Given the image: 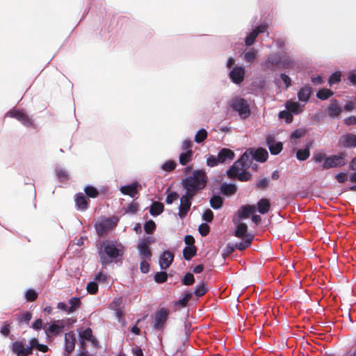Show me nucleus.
Wrapping results in <instances>:
<instances>
[{
	"label": "nucleus",
	"mask_w": 356,
	"mask_h": 356,
	"mask_svg": "<svg viewBox=\"0 0 356 356\" xmlns=\"http://www.w3.org/2000/svg\"><path fill=\"white\" fill-rule=\"evenodd\" d=\"M207 177L203 170H195L191 175L186 177L181 181V186L188 192L194 195L202 190L207 185Z\"/></svg>",
	"instance_id": "1"
},
{
	"label": "nucleus",
	"mask_w": 356,
	"mask_h": 356,
	"mask_svg": "<svg viewBox=\"0 0 356 356\" xmlns=\"http://www.w3.org/2000/svg\"><path fill=\"white\" fill-rule=\"evenodd\" d=\"M104 252H100L101 262L103 265H107L112 260L121 258L123 254V246L116 241H107L104 245Z\"/></svg>",
	"instance_id": "2"
},
{
	"label": "nucleus",
	"mask_w": 356,
	"mask_h": 356,
	"mask_svg": "<svg viewBox=\"0 0 356 356\" xmlns=\"http://www.w3.org/2000/svg\"><path fill=\"white\" fill-rule=\"evenodd\" d=\"M228 106L238 116L245 120L250 115V105L246 99L239 96H234L228 102Z\"/></svg>",
	"instance_id": "3"
},
{
	"label": "nucleus",
	"mask_w": 356,
	"mask_h": 356,
	"mask_svg": "<svg viewBox=\"0 0 356 356\" xmlns=\"http://www.w3.org/2000/svg\"><path fill=\"white\" fill-rule=\"evenodd\" d=\"M254 161V156L252 154V149H250L245 151L241 158L236 161L233 165L229 168V173L232 175H236L238 172V168H241V166L243 168H248L252 165Z\"/></svg>",
	"instance_id": "4"
},
{
	"label": "nucleus",
	"mask_w": 356,
	"mask_h": 356,
	"mask_svg": "<svg viewBox=\"0 0 356 356\" xmlns=\"http://www.w3.org/2000/svg\"><path fill=\"white\" fill-rule=\"evenodd\" d=\"M5 117L15 118L19 121L26 127H33V121L32 118L24 111L13 109L9 111L5 115Z\"/></svg>",
	"instance_id": "5"
},
{
	"label": "nucleus",
	"mask_w": 356,
	"mask_h": 356,
	"mask_svg": "<svg viewBox=\"0 0 356 356\" xmlns=\"http://www.w3.org/2000/svg\"><path fill=\"white\" fill-rule=\"evenodd\" d=\"M262 71L274 72L277 68L279 69L278 54H271L264 58L260 64Z\"/></svg>",
	"instance_id": "6"
},
{
	"label": "nucleus",
	"mask_w": 356,
	"mask_h": 356,
	"mask_svg": "<svg viewBox=\"0 0 356 356\" xmlns=\"http://www.w3.org/2000/svg\"><path fill=\"white\" fill-rule=\"evenodd\" d=\"M169 315V310L161 307L157 309L154 314V321L153 327L157 330H162Z\"/></svg>",
	"instance_id": "7"
},
{
	"label": "nucleus",
	"mask_w": 356,
	"mask_h": 356,
	"mask_svg": "<svg viewBox=\"0 0 356 356\" xmlns=\"http://www.w3.org/2000/svg\"><path fill=\"white\" fill-rule=\"evenodd\" d=\"M346 164L343 154L327 156L322 164L323 169H330L337 167H342Z\"/></svg>",
	"instance_id": "8"
},
{
	"label": "nucleus",
	"mask_w": 356,
	"mask_h": 356,
	"mask_svg": "<svg viewBox=\"0 0 356 356\" xmlns=\"http://www.w3.org/2000/svg\"><path fill=\"white\" fill-rule=\"evenodd\" d=\"M228 76L233 83L240 85L245 79V67L242 65H235L229 71Z\"/></svg>",
	"instance_id": "9"
},
{
	"label": "nucleus",
	"mask_w": 356,
	"mask_h": 356,
	"mask_svg": "<svg viewBox=\"0 0 356 356\" xmlns=\"http://www.w3.org/2000/svg\"><path fill=\"white\" fill-rule=\"evenodd\" d=\"M195 195L188 192L180 198V204L179 207V216L181 218H185L191 207V200Z\"/></svg>",
	"instance_id": "10"
},
{
	"label": "nucleus",
	"mask_w": 356,
	"mask_h": 356,
	"mask_svg": "<svg viewBox=\"0 0 356 356\" xmlns=\"http://www.w3.org/2000/svg\"><path fill=\"white\" fill-rule=\"evenodd\" d=\"M117 224L116 218H105L96 222L95 227L97 234L99 236L104 235L108 230L113 229Z\"/></svg>",
	"instance_id": "11"
},
{
	"label": "nucleus",
	"mask_w": 356,
	"mask_h": 356,
	"mask_svg": "<svg viewBox=\"0 0 356 356\" xmlns=\"http://www.w3.org/2000/svg\"><path fill=\"white\" fill-rule=\"evenodd\" d=\"M268 26L266 24H261L257 26L254 30L248 34L245 38V44L247 47L252 46L259 34L267 31Z\"/></svg>",
	"instance_id": "12"
},
{
	"label": "nucleus",
	"mask_w": 356,
	"mask_h": 356,
	"mask_svg": "<svg viewBox=\"0 0 356 356\" xmlns=\"http://www.w3.org/2000/svg\"><path fill=\"white\" fill-rule=\"evenodd\" d=\"M175 254L169 250L164 251L160 256L159 264L161 270H166L173 262Z\"/></svg>",
	"instance_id": "13"
},
{
	"label": "nucleus",
	"mask_w": 356,
	"mask_h": 356,
	"mask_svg": "<svg viewBox=\"0 0 356 356\" xmlns=\"http://www.w3.org/2000/svg\"><path fill=\"white\" fill-rule=\"evenodd\" d=\"M12 351L17 356H29L32 354L31 347L25 346L22 341H15L12 343Z\"/></svg>",
	"instance_id": "14"
},
{
	"label": "nucleus",
	"mask_w": 356,
	"mask_h": 356,
	"mask_svg": "<svg viewBox=\"0 0 356 356\" xmlns=\"http://www.w3.org/2000/svg\"><path fill=\"white\" fill-rule=\"evenodd\" d=\"M65 325V320H58L54 321L53 323L49 324L48 326L45 325L44 327V330L46 334L56 335L63 331Z\"/></svg>",
	"instance_id": "15"
},
{
	"label": "nucleus",
	"mask_w": 356,
	"mask_h": 356,
	"mask_svg": "<svg viewBox=\"0 0 356 356\" xmlns=\"http://www.w3.org/2000/svg\"><path fill=\"white\" fill-rule=\"evenodd\" d=\"M79 341L81 343V348L82 350H85V341H91V343L96 346L97 345V340L93 337L92 330L90 328H86V330L83 331L79 332Z\"/></svg>",
	"instance_id": "16"
},
{
	"label": "nucleus",
	"mask_w": 356,
	"mask_h": 356,
	"mask_svg": "<svg viewBox=\"0 0 356 356\" xmlns=\"http://www.w3.org/2000/svg\"><path fill=\"white\" fill-rule=\"evenodd\" d=\"M266 141L271 154L277 155L282 150V143L276 141L273 136L270 135L267 136Z\"/></svg>",
	"instance_id": "17"
},
{
	"label": "nucleus",
	"mask_w": 356,
	"mask_h": 356,
	"mask_svg": "<svg viewBox=\"0 0 356 356\" xmlns=\"http://www.w3.org/2000/svg\"><path fill=\"white\" fill-rule=\"evenodd\" d=\"M278 58L279 69H292L296 65L295 61L286 53H279Z\"/></svg>",
	"instance_id": "18"
},
{
	"label": "nucleus",
	"mask_w": 356,
	"mask_h": 356,
	"mask_svg": "<svg viewBox=\"0 0 356 356\" xmlns=\"http://www.w3.org/2000/svg\"><path fill=\"white\" fill-rule=\"evenodd\" d=\"M312 92V88L309 85L301 87L297 93L299 102L305 105L309 102Z\"/></svg>",
	"instance_id": "19"
},
{
	"label": "nucleus",
	"mask_w": 356,
	"mask_h": 356,
	"mask_svg": "<svg viewBox=\"0 0 356 356\" xmlns=\"http://www.w3.org/2000/svg\"><path fill=\"white\" fill-rule=\"evenodd\" d=\"M233 221L236 224V229L234 232L235 236L241 238L252 237L247 233L248 226L245 223L241 222L236 218H234Z\"/></svg>",
	"instance_id": "20"
},
{
	"label": "nucleus",
	"mask_w": 356,
	"mask_h": 356,
	"mask_svg": "<svg viewBox=\"0 0 356 356\" xmlns=\"http://www.w3.org/2000/svg\"><path fill=\"white\" fill-rule=\"evenodd\" d=\"M218 156L220 163H229L234 159V153L229 149L222 148L219 151Z\"/></svg>",
	"instance_id": "21"
},
{
	"label": "nucleus",
	"mask_w": 356,
	"mask_h": 356,
	"mask_svg": "<svg viewBox=\"0 0 356 356\" xmlns=\"http://www.w3.org/2000/svg\"><path fill=\"white\" fill-rule=\"evenodd\" d=\"M305 105L298 102H294L292 100H288L285 103V108L291 113L295 115H298L302 112V108Z\"/></svg>",
	"instance_id": "22"
},
{
	"label": "nucleus",
	"mask_w": 356,
	"mask_h": 356,
	"mask_svg": "<svg viewBox=\"0 0 356 356\" xmlns=\"http://www.w3.org/2000/svg\"><path fill=\"white\" fill-rule=\"evenodd\" d=\"M246 168H243L241 166V168H238V172L236 173V175H232L229 173V169L227 170V175L231 178H236L237 177L240 181H246L249 180L251 178V174L247 171Z\"/></svg>",
	"instance_id": "23"
},
{
	"label": "nucleus",
	"mask_w": 356,
	"mask_h": 356,
	"mask_svg": "<svg viewBox=\"0 0 356 356\" xmlns=\"http://www.w3.org/2000/svg\"><path fill=\"white\" fill-rule=\"evenodd\" d=\"M256 210L254 205H244L242 206L239 210L238 211V217L237 220H241L244 218H248L250 215L252 214Z\"/></svg>",
	"instance_id": "24"
},
{
	"label": "nucleus",
	"mask_w": 356,
	"mask_h": 356,
	"mask_svg": "<svg viewBox=\"0 0 356 356\" xmlns=\"http://www.w3.org/2000/svg\"><path fill=\"white\" fill-rule=\"evenodd\" d=\"M339 142L345 147H356V135L353 134H346L341 138Z\"/></svg>",
	"instance_id": "25"
},
{
	"label": "nucleus",
	"mask_w": 356,
	"mask_h": 356,
	"mask_svg": "<svg viewBox=\"0 0 356 356\" xmlns=\"http://www.w3.org/2000/svg\"><path fill=\"white\" fill-rule=\"evenodd\" d=\"M76 341L75 334L73 332L65 334V351L70 353L74 348Z\"/></svg>",
	"instance_id": "26"
},
{
	"label": "nucleus",
	"mask_w": 356,
	"mask_h": 356,
	"mask_svg": "<svg viewBox=\"0 0 356 356\" xmlns=\"http://www.w3.org/2000/svg\"><path fill=\"white\" fill-rule=\"evenodd\" d=\"M138 250L140 258L142 260H150L151 259L152 252L149 248V246L145 245V243L142 244L138 242Z\"/></svg>",
	"instance_id": "27"
},
{
	"label": "nucleus",
	"mask_w": 356,
	"mask_h": 356,
	"mask_svg": "<svg viewBox=\"0 0 356 356\" xmlns=\"http://www.w3.org/2000/svg\"><path fill=\"white\" fill-rule=\"evenodd\" d=\"M138 186V183H133L129 185L122 186L120 190L122 194L129 195L131 197H134L135 195L137 194Z\"/></svg>",
	"instance_id": "28"
},
{
	"label": "nucleus",
	"mask_w": 356,
	"mask_h": 356,
	"mask_svg": "<svg viewBox=\"0 0 356 356\" xmlns=\"http://www.w3.org/2000/svg\"><path fill=\"white\" fill-rule=\"evenodd\" d=\"M76 207L78 210L85 211L88 208V201L82 193H79L75 196Z\"/></svg>",
	"instance_id": "29"
},
{
	"label": "nucleus",
	"mask_w": 356,
	"mask_h": 356,
	"mask_svg": "<svg viewBox=\"0 0 356 356\" xmlns=\"http://www.w3.org/2000/svg\"><path fill=\"white\" fill-rule=\"evenodd\" d=\"M252 154L254 160L259 162L266 161L268 156L267 150L261 147L258 148L256 150L252 149Z\"/></svg>",
	"instance_id": "30"
},
{
	"label": "nucleus",
	"mask_w": 356,
	"mask_h": 356,
	"mask_svg": "<svg viewBox=\"0 0 356 356\" xmlns=\"http://www.w3.org/2000/svg\"><path fill=\"white\" fill-rule=\"evenodd\" d=\"M55 172L59 181H67L70 179V175L67 170L61 166H56Z\"/></svg>",
	"instance_id": "31"
},
{
	"label": "nucleus",
	"mask_w": 356,
	"mask_h": 356,
	"mask_svg": "<svg viewBox=\"0 0 356 356\" xmlns=\"http://www.w3.org/2000/svg\"><path fill=\"white\" fill-rule=\"evenodd\" d=\"M270 207V204L268 199L263 198V199H261L257 202L258 211L261 214L266 213L269 211Z\"/></svg>",
	"instance_id": "32"
},
{
	"label": "nucleus",
	"mask_w": 356,
	"mask_h": 356,
	"mask_svg": "<svg viewBox=\"0 0 356 356\" xmlns=\"http://www.w3.org/2000/svg\"><path fill=\"white\" fill-rule=\"evenodd\" d=\"M164 206L162 203L159 202H154L150 208L149 213L153 216H156L163 211Z\"/></svg>",
	"instance_id": "33"
},
{
	"label": "nucleus",
	"mask_w": 356,
	"mask_h": 356,
	"mask_svg": "<svg viewBox=\"0 0 356 356\" xmlns=\"http://www.w3.org/2000/svg\"><path fill=\"white\" fill-rule=\"evenodd\" d=\"M220 190L222 194L226 195H232L236 191V187L232 184L223 183L221 185Z\"/></svg>",
	"instance_id": "34"
},
{
	"label": "nucleus",
	"mask_w": 356,
	"mask_h": 356,
	"mask_svg": "<svg viewBox=\"0 0 356 356\" xmlns=\"http://www.w3.org/2000/svg\"><path fill=\"white\" fill-rule=\"evenodd\" d=\"M193 154V152L192 150H187L186 152L181 153L179 157V163L182 165H186L191 161Z\"/></svg>",
	"instance_id": "35"
},
{
	"label": "nucleus",
	"mask_w": 356,
	"mask_h": 356,
	"mask_svg": "<svg viewBox=\"0 0 356 356\" xmlns=\"http://www.w3.org/2000/svg\"><path fill=\"white\" fill-rule=\"evenodd\" d=\"M197 249L195 246H186L183 250V257L186 260H191L195 255Z\"/></svg>",
	"instance_id": "36"
},
{
	"label": "nucleus",
	"mask_w": 356,
	"mask_h": 356,
	"mask_svg": "<svg viewBox=\"0 0 356 356\" xmlns=\"http://www.w3.org/2000/svg\"><path fill=\"white\" fill-rule=\"evenodd\" d=\"M210 205L213 209H219L222 207L223 200L219 195H213L210 199Z\"/></svg>",
	"instance_id": "37"
},
{
	"label": "nucleus",
	"mask_w": 356,
	"mask_h": 356,
	"mask_svg": "<svg viewBox=\"0 0 356 356\" xmlns=\"http://www.w3.org/2000/svg\"><path fill=\"white\" fill-rule=\"evenodd\" d=\"M257 51L255 49H251L249 51H248L243 54V60L246 63H252L256 59L257 56Z\"/></svg>",
	"instance_id": "38"
},
{
	"label": "nucleus",
	"mask_w": 356,
	"mask_h": 356,
	"mask_svg": "<svg viewBox=\"0 0 356 356\" xmlns=\"http://www.w3.org/2000/svg\"><path fill=\"white\" fill-rule=\"evenodd\" d=\"M208 133L205 129H200L195 135V142L201 143L207 138Z\"/></svg>",
	"instance_id": "39"
},
{
	"label": "nucleus",
	"mask_w": 356,
	"mask_h": 356,
	"mask_svg": "<svg viewBox=\"0 0 356 356\" xmlns=\"http://www.w3.org/2000/svg\"><path fill=\"white\" fill-rule=\"evenodd\" d=\"M310 152L309 147L300 149L296 152V157L299 161H305L309 158Z\"/></svg>",
	"instance_id": "40"
},
{
	"label": "nucleus",
	"mask_w": 356,
	"mask_h": 356,
	"mask_svg": "<svg viewBox=\"0 0 356 356\" xmlns=\"http://www.w3.org/2000/svg\"><path fill=\"white\" fill-rule=\"evenodd\" d=\"M333 95V92L329 89L323 88L318 91L316 96L318 99L325 100Z\"/></svg>",
	"instance_id": "41"
},
{
	"label": "nucleus",
	"mask_w": 356,
	"mask_h": 356,
	"mask_svg": "<svg viewBox=\"0 0 356 356\" xmlns=\"http://www.w3.org/2000/svg\"><path fill=\"white\" fill-rule=\"evenodd\" d=\"M84 192L88 197L92 198H95L99 195L97 189L92 186H86L84 188Z\"/></svg>",
	"instance_id": "42"
},
{
	"label": "nucleus",
	"mask_w": 356,
	"mask_h": 356,
	"mask_svg": "<svg viewBox=\"0 0 356 356\" xmlns=\"http://www.w3.org/2000/svg\"><path fill=\"white\" fill-rule=\"evenodd\" d=\"M328 114L332 117H337L341 113V108L336 104H331L327 109Z\"/></svg>",
	"instance_id": "43"
},
{
	"label": "nucleus",
	"mask_w": 356,
	"mask_h": 356,
	"mask_svg": "<svg viewBox=\"0 0 356 356\" xmlns=\"http://www.w3.org/2000/svg\"><path fill=\"white\" fill-rule=\"evenodd\" d=\"M278 116L280 119L284 120L286 123H290L293 120V115L287 109L280 111Z\"/></svg>",
	"instance_id": "44"
},
{
	"label": "nucleus",
	"mask_w": 356,
	"mask_h": 356,
	"mask_svg": "<svg viewBox=\"0 0 356 356\" xmlns=\"http://www.w3.org/2000/svg\"><path fill=\"white\" fill-rule=\"evenodd\" d=\"M69 304H70L69 306H70V310H72V313L80 307V304H81L80 298H76V297L72 298L69 300Z\"/></svg>",
	"instance_id": "45"
},
{
	"label": "nucleus",
	"mask_w": 356,
	"mask_h": 356,
	"mask_svg": "<svg viewBox=\"0 0 356 356\" xmlns=\"http://www.w3.org/2000/svg\"><path fill=\"white\" fill-rule=\"evenodd\" d=\"M168 275L165 271L157 272L154 275V280L157 283H163L167 280Z\"/></svg>",
	"instance_id": "46"
},
{
	"label": "nucleus",
	"mask_w": 356,
	"mask_h": 356,
	"mask_svg": "<svg viewBox=\"0 0 356 356\" xmlns=\"http://www.w3.org/2000/svg\"><path fill=\"white\" fill-rule=\"evenodd\" d=\"M243 239V241L240 242L236 245V248H238L240 250L245 249L251 244L252 237L244 238Z\"/></svg>",
	"instance_id": "47"
},
{
	"label": "nucleus",
	"mask_w": 356,
	"mask_h": 356,
	"mask_svg": "<svg viewBox=\"0 0 356 356\" xmlns=\"http://www.w3.org/2000/svg\"><path fill=\"white\" fill-rule=\"evenodd\" d=\"M156 228V224L152 220L147 221L144 225V229L147 234H151Z\"/></svg>",
	"instance_id": "48"
},
{
	"label": "nucleus",
	"mask_w": 356,
	"mask_h": 356,
	"mask_svg": "<svg viewBox=\"0 0 356 356\" xmlns=\"http://www.w3.org/2000/svg\"><path fill=\"white\" fill-rule=\"evenodd\" d=\"M175 167H176L175 162L172 160H168V161H165L162 165L161 168L164 171L170 172V171H172V170H174L175 168Z\"/></svg>",
	"instance_id": "49"
},
{
	"label": "nucleus",
	"mask_w": 356,
	"mask_h": 356,
	"mask_svg": "<svg viewBox=\"0 0 356 356\" xmlns=\"http://www.w3.org/2000/svg\"><path fill=\"white\" fill-rule=\"evenodd\" d=\"M326 155L325 154L321 152H316L314 153L312 159L317 163H321L322 161H325L326 159Z\"/></svg>",
	"instance_id": "50"
},
{
	"label": "nucleus",
	"mask_w": 356,
	"mask_h": 356,
	"mask_svg": "<svg viewBox=\"0 0 356 356\" xmlns=\"http://www.w3.org/2000/svg\"><path fill=\"white\" fill-rule=\"evenodd\" d=\"M220 163L218 161V156H216L213 155H210L207 159V164L209 167H215L218 165Z\"/></svg>",
	"instance_id": "51"
},
{
	"label": "nucleus",
	"mask_w": 356,
	"mask_h": 356,
	"mask_svg": "<svg viewBox=\"0 0 356 356\" xmlns=\"http://www.w3.org/2000/svg\"><path fill=\"white\" fill-rule=\"evenodd\" d=\"M195 282L194 276L191 273H187L182 279V283L184 285H191Z\"/></svg>",
	"instance_id": "52"
},
{
	"label": "nucleus",
	"mask_w": 356,
	"mask_h": 356,
	"mask_svg": "<svg viewBox=\"0 0 356 356\" xmlns=\"http://www.w3.org/2000/svg\"><path fill=\"white\" fill-rule=\"evenodd\" d=\"M86 289L90 294H95L97 292L98 285L95 281L90 282L88 284Z\"/></svg>",
	"instance_id": "53"
},
{
	"label": "nucleus",
	"mask_w": 356,
	"mask_h": 356,
	"mask_svg": "<svg viewBox=\"0 0 356 356\" xmlns=\"http://www.w3.org/2000/svg\"><path fill=\"white\" fill-rule=\"evenodd\" d=\"M25 297L28 301H34L38 298V293L33 289H29L25 293Z\"/></svg>",
	"instance_id": "54"
},
{
	"label": "nucleus",
	"mask_w": 356,
	"mask_h": 356,
	"mask_svg": "<svg viewBox=\"0 0 356 356\" xmlns=\"http://www.w3.org/2000/svg\"><path fill=\"white\" fill-rule=\"evenodd\" d=\"M191 297L192 293L188 291L186 293L184 297L177 302V304L180 305L182 307H185L187 305L189 300L191 298Z\"/></svg>",
	"instance_id": "55"
},
{
	"label": "nucleus",
	"mask_w": 356,
	"mask_h": 356,
	"mask_svg": "<svg viewBox=\"0 0 356 356\" xmlns=\"http://www.w3.org/2000/svg\"><path fill=\"white\" fill-rule=\"evenodd\" d=\"M122 302H123L122 298H115L113 300V302L111 305V307L113 310L120 309Z\"/></svg>",
	"instance_id": "56"
},
{
	"label": "nucleus",
	"mask_w": 356,
	"mask_h": 356,
	"mask_svg": "<svg viewBox=\"0 0 356 356\" xmlns=\"http://www.w3.org/2000/svg\"><path fill=\"white\" fill-rule=\"evenodd\" d=\"M138 209V204L137 202H131L125 208L127 213L134 214L136 213Z\"/></svg>",
	"instance_id": "57"
},
{
	"label": "nucleus",
	"mask_w": 356,
	"mask_h": 356,
	"mask_svg": "<svg viewBox=\"0 0 356 356\" xmlns=\"http://www.w3.org/2000/svg\"><path fill=\"white\" fill-rule=\"evenodd\" d=\"M202 218L207 222H211L213 218V211L209 209H207L202 215Z\"/></svg>",
	"instance_id": "58"
},
{
	"label": "nucleus",
	"mask_w": 356,
	"mask_h": 356,
	"mask_svg": "<svg viewBox=\"0 0 356 356\" xmlns=\"http://www.w3.org/2000/svg\"><path fill=\"white\" fill-rule=\"evenodd\" d=\"M341 74L339 72H334L331 74L329 78L330 85L337 83L340 81Z\"/></svg>",
	"instance_id": "59"
},
{
	"label": "nucleus",
	"mask_w": 356,
	"mask_h": 356,
	"mask_svg": "<svg viewBox=\"0 0 356 356\" xmlns=\"http://www.w3.org/2000/svg\"><path fill=\"white\" fill-rule=\"evenodd\" d=\"M305 131L302 129H296L292 132L291 135V139H298L304 136Z\"/></svg>",
	"instance_id": "60"
},
{
	"label": "nucleus",
	"mask_w": 356,
	"mask_h": 356,
	"mask_svg": "<svg viewBox=\"0 0 356 356\" xmlns=\"http://www.w3.org/2000/svg\"><path fill=\"white\" fill-rule=\"evenodd\" d=\"M178 197L179 195L176 192H172L167 195L165 202L168 204H171L173 202L177 200Z\"/></svg>",
	"instance_id": "61"
},
{
	"label": "nucleus",
	"mask_w": 356,
	"mask_h": 356,
	"mask_svg": "<svg viewBox=\"0 0 356 356\" xmlns=\"http://www.w3.org/2000/svg\"><path fill=\"white\" fill-rule=\"evenodd\" d=\"M206 292H207V288L205 286V284H202L201 285H200L199 286H197L195 289L194 293L197 297H200V296H203L204 293H206Z\"/></svg>",
	"instance_id": "62"
},
{
	"label": "nucleus",
	"mask_w": 356,
	"mask_h": 356,
	"mask_svg": "<svg viewBox=\"0 0 356 356\" xmlns=\"http://www.w3.org/2000/svg\"><path fill=\"white\" fill-rule=\"evenodd\" d=\"M336 179L339 183H345L348 178V174L346 172H340L335 176Z\"/></svg>",
	"instance_id": "63"
},
{
	"label": "nucleus",
	"mask_w": 356,
	"mask_h": 356,
	"mask_svg": "<svg viewBox=\"0 0 356 356\" xmlns=\"http://www.w3.org/2000/svg\"><path fill=\"white\" fill-rule=\"evenodd\" d=\"M199 232L202 236H207L209 232V227L207 224H201L199 227Z\"/></svg>",
	"instance_id": "64"
}]
</instances>
